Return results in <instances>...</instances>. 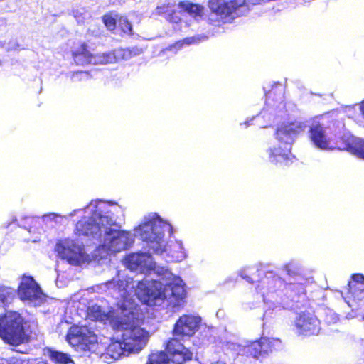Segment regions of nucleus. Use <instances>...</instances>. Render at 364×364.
I'll return each mask as SVG.
<instances>
[{
	"label": "nucleus",
	"instance_id": "41",
	"mask_svg": "<svg viewBox=\"0 0 364 364\" xmlns=\"http://www.w3.org/2000/svg\"><path fill=\"white\" fill-rule=\"evenodd\" d=\"M252 4H259L262 2H266L267 0H249Z\"/></svg>",
	"mask_w": 364,
	"mask_h": 364
},
{
	"label": "nucleus",
	"instance_id": "15",
	"mask_svg": "<svg viewBox=\"0 0 364 364\" xmlns=\"http://www.w3.org/2000/svg\"><path fill=\"white\" fill-rule=\"evenodd\" d=\"M201 318L192 315H183L180 317L174 327L175 335L192 336L198 328Z\"/></svg>",
	"mask_w": 364,
	"mask_h": 364
},
{
	"label": "nucleus",
	"instance_id": "38",
	"mask_svg": "<svg viewBox=\"0 0 364 364\" xmlns=\"http://www.w3.org/2000/svg\"><path fill=\"white\" fill-rule=\"evenodd\" d=\"M8 21L6 18L0 17V36L2 33L7 31Z\"/></svg>",
	"mask_w": 364,
	"mask_h": 364
},
{
	"label": "nucleus",
	"instance_id": "34",
	"mask_svg": "<svg viewBox=\"0 0 364 364\" xmlns=\"http://www.w3.org/2000/svg\"><path fill=\"white\" fill-rule=\"evenodd\" d=\"M103 22L106 27L110 31L114 30L116 27L117 20L110 15H105L103 16Z\"/></svg>",
	"mask_w": 364,
	"mask_h": 364
},
{
	"label": "nucleus",
	"instance_id": "42",
	"mask_svg": "<svg viewBox=\"0 0 364 364\" xmlns=\"http://www.w3.org/2000/svg\"><path fill=\"white\" fill-rule=\"evenodd\" d=\"M360 109L363 116L364 117V100L360 105Z\"/></svg>",
	"mask_w": 364,
	"mask_h": 364
},
{
	"label": "nucleus",
	"instance_id": "16",
	"mask_svg": "<svg viewBox=\"0 0 364 364\" xmlns=\"http://www.w3.org/2000/svg\"><path fill=\"white\" fill-rule=\"evenodd\" d=\"M167 352L172 356L173 362L176 364H183L192 358L193 353L181 342L176 339H171L166 345Z\"/></svg>",
	"mask_w": 364,
	"mask_h": 364
},
{
	"label": "nucleus",
	"instance_id": "17",
	"mask_svg": "<svg viewBox=\"0 0 364 364\" xmlns=\"http://www.w3.org/2000/svg\"><path fill=\"white\" fill-rule=\"evenodd\" d=\"M131 353L132 351H128L125 348L122 339L120 337L118 338L115 333V339L112 341L106 352L102 354L101 358L107 363H111L112 360H118L122 356H127Z\"/></svg>",
	"mask_w": 364,
	"mask_h": 364
},
{
	"label": "nucleus",
	"instance_id": "43",
	"mask_svg": "<svg viewBox=\"0 0 364 364\" xmlns=\"http://www.w3.org/2000/svg\"><path fill=\"white\" fill-rule=\"evenodd\" d=\"M37 364H48V363L42 361V362H38Z\"/></svg>",
	"mask_w": 364,
	"mask_h": 364
},
{
	"label": "nucleus",
	"instance_id": "12",
	"mask_svg": "<svg viewBox=\"0 0 364 364\" xmlns=\"http://www.w3.org/2000/svg\"><path fill=\"white\" fill-rule=\"evenodd\" d=\"M336 134L332 127L323 122L314 120L309 129V138L314 145L321 149H328L330 141L333 139Z\"/></svg>",
	"mask_w": 364,
	"mask_h": 364
},
{
	"label": "nucleus",
	"instance_id": "33",
	"mask_svg": "<svg viewBox=\"0 0 364 364\" xmlns=\"http://www.w3.org/2000/svg\"><path fill=\"white\" fill-rule=\"evenodd\" d=\"M67 217L65 215H61L59 214H55L53 213H50L49 214L44 215L43 216V219L44 222H48V221H55L56 223H60L61 220L63 218H66Z\"/></svg>",
	"mask_w": 364,
	"mask_h": 364
},
{
	"label": "nucleus",
	"instance_id": "4",
	"mask_svg": "<svg viewBox=\"0 0 364 364\" xmlns=\"http://www.w3.org/2000/svg\"><path fill=\"white\" fill-rule=\"evenodd\" d=\"M239 275L248 282H257L255 289L261 294L264 302L280 305L284 302L283 289L284 282L272 271L264 272L255 267L242 269Z\"/></svg>",
	"mask_w": 364,
	"mask_h": 364
},
{
	"label": "nucleus",
	"instance_id": "14",
	"mask_svg": "<svg viewBox=\"0 0 364 364\" xmlns=\"http://www.w3.org/2000/svg\"><path fill=\"white\" fill-rule=\"evenodd\" d=\"M164 250L161 253H155L161 256L167 262H181L186 257V252L181 241L170 240L164 242L163 245Z\"/></svg>",
	"mask_w": 364,
	"mask_h": 364
},
{
	"label": "nucleus",
	"instance_id": "30",
	"mask_svg": "<svg viewBox=\"0 0 364 364\" xmlns=\"http://www.w3.org/2000/svg\"><path fill=\"white\" fill-rule=\"evenodd\" d=\"M73 15L78 23H84L90 18V14L84 8L73 10Z\"/></svg>",
	"mask_w": 364,
	"mask_h": 364
},
{
	"label": "nucleus",
	"instance_id": "44",
	"mask_svg": "<svg viewBox=\"0 0 364 364\" xmlns=\"http://www.w3.org/2000/svg\"><path fill=\"white\" fill-rule=\"evenodd\" d=\"M268 314L267 311L265 312L264 316H266Z\"/></svg>",
	"mask_w": 364,
	"mask_h": 364
},
{
	"label": "nucleus",
	"instance_id": "8",
	"mask_svg": "<svg viewBox=\"0 0 364 364\" xmlns=\"http://www.w3.org/2000/svg\"><path fill=\"white\" fill-rule=\"evenodd\" d=\"M0 337L6 343L17 346L22 343L26 338L23 319L16 311H9L0 316Z\"/></svg>",
	"mask_w": 364,
	"mask_h": 364
},
{
	"label": "nucleus",
	"instance_id": "36",
	"mask_svg": "<svg viewBox=\"0 0 364 364\" xmlns=\"http://www.w3.org/2000/svg\"><path fill=\"white\" fill-rule=\"evenodd\" d=\"M89 78V74L87 72L83 71H77L74 73L72 75L71 80L73 82H77L84 80H87Z\"/></svg>",
	"mask_w": 364,
	"mask_h": 364
},
{
	"label": "nucleus",
	"instance_id": "2",
	"mask_svg": "<svg viewBox=\"0 0 364 364\" xmlns=\"http://www.w3.org/2000/svg\"><path fill=\"white\" fill-rule=\"evenodd\" d=\"M83 212L85 215L76 225L78 235L92 237L101 242L100 247L107 252L117 253L129 248L134 243L133 235L120 230L118 215L123 210L118 205L102 200H92L83 210H74L69 214L73 217Z\"/></svg>",
	"mask_w": 364,
	"mask_h": 364
},
{
	"label": "nucleus",
	"instance_id": "27",
	"mask_svg": "<svg viewBox=\"0 0 364 364\" xmlns=\"http://www.w3.org/2000/svg\"><path fill=\"white\" fill-rule=\"evenodd\" d=\"M178 6L194 18L201 17L203 14V7L202 6L188 1H181Z\"/></svg>",
	"mask_w": 364,
	"mask_h": 364
},
{
	"label": "nucleus",
	"instance_id": "28",
	"mask_svg": "<svg viewBox=\"0 0 364 364\" xmlns=\"http://www.w3.org/2000/svg\"><path fill=\"white\" fill-rule=\"evenodd\" d=\"M170 358L164 351H157L152 353L146 364H167Z\"/></svg>",
	"mask_w": 364,
	"mask_h": 364
},
{
	"label": "nucleus",
	"instance_id": "35",
	"mask_svg": "<svg viewBox=\"0 0 364 364\" xmlns=\"http://www.w3.org/2000/svg\"><path fill=\"white\" fill-rule=\"evenodd\" d=\"M284 269L289 275H295L299 270L298 264L295 262H290L284 265Z\"/></svg>",
	"mask_w": 364,
	"mask_h": 364
},
{
	"label": "nucleus",
	"instance_id": "10",
	"mask_svg": "<svg viewBox=\"0 0 364 364\" xmlns=\"http://www.w3.org/2000/svg\"><path fill=\"white\" fill-rule=\"evenodd\" d=\"M66 341L77 351H90L97 343L96 335L86 326H72Z\"/></svg>",
	"mask_w": 364,
	"mask_h": 364
},
{
	"label": "nucleus",
	"instance_id": "11",
	"mask_svg": "<svg viewBox=\"0 0 364 364\" xmlns=\"http://www.w3.org/2000/svg\"><path fill=\"white\" fill-rule=\"evenodd\" d=\"M18 296L26 304L37 306L46 301V295L31 277H23L18 287Z\"/></svg>",
	"mask_w": 364,
	"mask_h": 364
},
{
	"label": "nucleus",
	"instance_id": "22",
	"mask_svg": "<svg viewBox=\"0 0 364 364\" xmlns=\"http://www.w3.org/2000/svg\"><path fill=\"white\" fill-rule=\"evenodd\" d=\"M46 355L50 360L58 364H74V361L68 353L53 349H48Z\"/></svg>",
	"mask_w": 364,
	"mask_h": 364
},
{
	"label": "nucleus",
	"instance_id": "1",
	"mask_svg": "<svg viewBox=\"0 0 364 364\" xmlns=\"http://www.w3.org/2000/svg\"><path fill=\"white\" fill-rule=\"evenodd\" d=\"M151 253L137 252L124 259L128 269L146 274L141 280L122 279L117 272V279L107 281L105 286L116 299H124L129 304L136 298L149 306L159 305L166 299L173 311H178L185 302L184 283L166 267L156 266Z\"/></svg>",
	"mask_w": 364,
	"mask_h": 364
},
{
	"label": "nucleus",
	"instance_id": "25",
	"mask_svg": "<svg viewBox=\"0 0 364 364\" xmlns=\"http://www.w3.org/2000/svg\"><path fill=\"white\" fill-rule=\"evenodd\" d=\"M173 6V4L169 3L167 5L159 6L156 9V14H165V18L167 21L178 23L181 21V18L173 13L172 9Z\"/></svg>",
	"mask_w": 364,
	"mask_h": 364
},
{
	"label": "nucleus",
	"instance_id": "26",
	"mask_svg": "<svg viewBox=\"0 0 364 364\" xmlns=\"http://www.w3.org/2000/svg\"><path fill=\"white\" fill-rule=\"evenodd\" d=\"M266 339L262 338L260 341H255L245 348V351L254 358H258L262 352H266L265 343Z\"/></svg>",
	"mask_w": 364,
	"mask_h": 364
},
{
	"label": "nucleus",
	"instance_id": "39",
	"mask_svg": "<svg viewBox=\"0 0 364 364\" xmlns=\"http://www.w3.org/2000/svg\"><path fill=\"white\" fill-rule=\"evenodd\" d=\"M18 46L19 45L18 42L16 40H13L8 43V44L6 46V48L8 50H16Z\"/></svg>",
	"mask_w": 364,
	"mask_h": 364
},
{
	"label": "nucleus",
	"instance_id": "21",
	"mask_svg": "<svg viewBox=\"0 0 364 364\" xmlns=\"http://www.w3.org/2000/svg\"><path fill=\"white\" fill-rule=\"evenodd\" d=\"M282 289H283V299H284V302L282 303L280 305L287 304L286 299L296 301V297L305 294L306 292L305 287L301 282L284 283V286H283Z\"/></svg>",
	"mask_w": 364,
	"mask_h": 364
},
{
	"label": "nucleus",
	"instance_id": "29",
	"mask_svg": "<svg viewBox=\"0 0 364 364\" xmlns=\"http://www.w3.org/2000/svg\"><path fill=\"white\" fill-rule=\"evenodd\" d=\"M15 291L6 287H0V303L6 304L14 297Z\"/></svg>",
	"mask_w": 364,
	"mask_h": 364
},
{
	"label": "nucleus",
	"instance_id": "18",
	"mask_svg": "<svg viewBox=\"0 0 364 364\" xmlns=\"http://www.w3.org/2000/svg\"><path fill=\"white\" fill-rule=\"evenodd\" d=\"M127 54V51L123 49H117L114 51L97 53L92 55L90 60V64L93 65H105L112 63L121 58H124Z\"/></svg>",
	"mask_w": 364,
	"mask_h": 364
},
{
	"label": "nucleus",
	"instance_id": "20",
	"mask_svg": "<svg viewBox=\"0 0 364 364\" xmlns=\"http://www.w3.org/2000/svg\"><path fill=\"white\" fill-rule=\"evenodd\" d=\"M349 291L355 301H364V276L356 274L348 283Z\"/></svg>",
	"mask_w": 364,
	"mask_h": 364
},
{
	"label": "nucleus",
	"instance_id": "6",
	"mask_svg": "<svg viewBox=\"0 0 364 364\" xmlns=\"http://www.w3.org/2000/svg\"><path fill=\"white\" fill-rule=\"evenodd\" d=\"M305 125L300 122L282 126L276 132L277 139L280 146L279 148H269L267 151L269 160L272 163L285 164L291 160V144L296 135L304 131Z\"/></svg>",
	"mask_w": 364,
	"mask_h": 364
},
{
	"label": "nucleus",
	"instance_id": "23",
	"mask_svg": "<svg viewBox=\"0 0 364 364\" xmlns=\"http://www.w3.org/2000/svg\"><path fill=\"white\" fill-rule=\"evenodd\" d=\"M87 317L92 321H105L109 319V314L102 310L97 304H93L87 309Z\"/></svg>",
	"mask_w": 364,
	"mask_h": 364
},
{
	"label": "nucleus",
	"instance_id": "7",
	"mask_svg": "<svg viewBox=\"0 0 364 364\" xmlns=\"http://www.w3.org/2000/svg\"><path fill=\"white\" fill-rule=\"evenodd\" d=\"M209 21L215 26L232 22L249 10L245 0H209Z\"/></svg>",
	"mask_w": 364,
	"mask_h": 364
},
{
	"label": "nucleus",
	"instance_id": "37",
	"mask_svg": "<svg viewBox=\"0 0 364 364\" xmlns=\"http://www.w3.org/2000/svg\"><path fill=\"white\" fill-rule=\"evenodd\" d=\"M8 364H28V362L21 357H11L8 360Z\"/></svg>",
	"mask_w": 364,
	"mask_h": 364
},
{
	"label": "nucleus",
	"instance_id": "19",
	"mask_svg": "<svg viewBox=\"0 0 364 364\" xmlns=\"http://www.w3.org/2000/svg\"><path fill=\"white\" fill-rule=\"evenodd\" d=\"M345 142L344 149L357 156L364 159V140L354 136L345 135L343 138Z\"/></svg>",
	"mask_w": 364,
	"mask_h": 364
},
{
	"label": "nucleus",
	"instance_id": "24",
	"mask_svg": "<svg viewBox=\"0 0 364 364\" xmlns=\"http://www.w3.org/2000/svg\"><path fill=\"white\" fill-rule=\"evenodd\" d=\"M73 57L77 65H85L90 64L92 54L87 50L86 46L83 44L77 50L73 52Z\"/></svg>",
	"mask_w": 364,
	"mask_h": 364
},
{
	"label": "nucleus",
	"instance_id": "9",
	"mask_svg": "<svg viewBox=\"0 0 364 364\" xmlns=\"http://www.w3.org/2000/svg\"><path fill=\"white\" fill-rule=\"evenodd\" d=\"M55 250L59 258L73 266H80L88 260L82 244L73 240H59Z\"/></svg>",
	"mask_w": 364,
	"mask_h": 364
},
{
	"label": "nucleus",
	"instance_id": "3",
	"mask_svg": "<svg viewBox=\"0 0 364 364\" xmlns=\"http://www.w3.org/2000/svg\"><path fill=\"white\" fill-rule=\"evenodd\" d=\"M118 306L121 314L111 320V325L116 331L117 337L122 339L125 348L132 353H139L147 344L149 333L138 324L134 309L136 307L135 299L129 305L124 299H118Z\"/></svg>",
	"mask_w": 364,
	"mask_h": 364
},
{
	"label": "nucleus",
	"instance_id": "31",
	"mask_svg": "<svg viewBox=\"0 0 364 364\" xmlns=\"http://www.w3.org/2000/svg\"><path fill=\"white\" fill-rule=\"evenodd\" d=\"M119 25L124 33L132 35V26L126 17H120L119 19Z\"/></svg>",
	"mask_w": 364,
	"mask_h": 364
},
{
	"label": "nucleus",
	"instance_id": "32",
	"mask_svg": "<svg viewBox=\"0 0 364 364\" xmlns=\"http://www.w3.org/2000/svg\"><path fill=\"white\" fill-rule=\"evenodd\" d=\"M204 39H206V36H194L192 38H187L184 39L182 42H178L176 44L175 47L178 46L179 48H181L182 46V45L184 43H186L187 45H190L191 43H196V42L200 41Z\"/></svg>",
	"mask_w": 364,
	"mask_h": 364
},
{
	"label": "nucleus",
	"instance_id": "13",
	"mask_svg": "<svg viewBox=\"0 0 364 364\" xmlns=\"http://www.w3.org/2000/svg\"><path fill=\"white\" fill-rule=\"evenodd\" d=\"M294 326L296 333L299 335H316L321 330L320 321L314 314L310 312L296 314Z\"/></svg>",
	"mask_w": 364,
	"mask_h": 364
},
{
	"label": "nucleus",
	"instance_id": "5",
	"mask_svg": "<svg viewBox=\"0 0 364 364\" xmlns=\"http://www.w3.org/2000/svg\"><path fill=\"white\" fill-rule=\"evenodd\" d=\"M171 226L157 214L154 213L144 218V221L135 229L138 235L146 242L148 251L152 253H161L164 250L165 232L171 231Z\"/></svg>",
	"mask_w": 364,
	"mask_h": 364
},
{
	"label": "nucleus",
	"instance_id": "40",
	"mask_svg": "<svg viewBox=\"0 0 364 364\" xmlns=\"http://www.w3.org/2000/svg\"><path fill=\"white\" fill-rule=\"evenodd\" d=\"M330 314H331V320H330V321L327 320V322H328V323H335V322H336V321L338 320V318L337 315L335 313L330 312Z\"/></svg>",
	"mask_w": 364,
	"mask_h": 364
}]
</instances>
